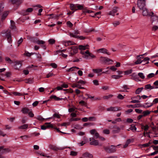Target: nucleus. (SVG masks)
Segmentation results:
<instances>
[{
	"label": "nucleus",
	"instance_id": "56",
	"mask_svg": "<svg viewBox=\"0 0 158 158\" xmlns=\"http://www.w3.org/2000/svg\"><path fill=\"white\" fill-rule=\"evenodd\" d=\"M120 23L119 21H115L113 23V24L114 27H116L117 26L119 25Z\"/></svg>",
	"mask_w": 158,
	"mask_h": 158
},
{
	"label": "nucleus",
	"instance_id": "36",
	"mask_svg": "<svg viewBox=\"0 0 158 158\" xmlns=\"http://www.w3.org/2000/svg\"><path fill=\"white\" fill-rule=\"evenodd\" d=\"M122 77V76L120 75H113L111 77L112 78L115 79H118L120 77Z\"/></svg>",
	"mask_w": 158,
	"mask_h": 158
},
{
	"label": "nucleus",
	"instance_id": "2",
	"mask_svg": "<svg viewBox=\"0 0 158 158\" xmlns=\"http://www.w3.org/2000/svg\"><path fill=\"white\" fill-rule=\"evenodd\" d=\"M49 127H50L56 130L58 132H60L64 134H65V133H63L60 130H59V128H57L56 126H54L51 123H46L44 125L41 126V129L42 130H45L47 128Z\"/></svg>",
	"mask_w": 158,
	"mask_h": 158
},
{
	"label": "nucleus",
	"instance_id": "58",
	"mask_svg": "<svg viewBox=\"0 0 158 158\" xmlns=\"http://www.w3.org/2000/svg\"><path fill=\"white\" fill-rule=\"evenodd\" d=\"M67 24L69 27H71L73 26V24L69 21H68L67 22Z\"/></svg>",
	"mask_w": 158,
	"mask_h": 158
},
{
	"label": "nucleus",
	"instance_id": "18",
	"mask_svg": "<svg viewBox=\"0 0 158 158\" xmlns=\"http://www.w3.org/2000/svg\"><path fill=\"white\" fill-rule=\"evenodd\" d=\"M89 49V45H80L79 46V49L81 51L84 50L86 49Z\"/></svg>",
	"mask_w": 158,
	"mask_h": 158
},
{
	"label": "nucleus",
	"instance_id": "20",
	"mask_svg": "<svg viewBox=\"0 0 158 158\" xmlns=\"http://www.w3.org/2000/svg\"><path fill=\"white\" fill-rule=\"evenodd\" d=\"M98 51H99L100 52L104 53H106L108 55H110V53L107 52V50L105 48H102L101 49H99Z\"/></svg>",
	"mask_w": 158,
	"mask_h": 158
},
{
	"label": "nucleus",
	"instance_id": "41",
	"mask_svg": "<svg viewBox=\"0 0 158 158\" xmlns=\"http://www.w3.org/2000/svg\"><path fill=\"white\" fill-rule=\"evenodd\" d=\"M36 118L38 120L40 121H43L45 119L43 118L41 116H38Z\"/></svg>",
	"mask_w": 158,
	"mask_h": 158
},
{
	"label": "nucleus",
	"instance_id": "63",
	"mask_svg": "<svg viewBox=\"0 0 158 158\" xmlns=\"http://www.w3.org/2000/svg\"><path fill=\"white\" fill-rule=\"evenodd\" d=\"M28 114L31 117H33L34 116V114L32 112V111H29V112L28 113Z\"/></svg>",
	"mask_w": 158,
	"mask_h": 158
},
{
	"label": "nucleus",
	"instance_id": "33",
	"mask_svg": "<svg viewBox=\"0 0 158 158\" xmlns=\"http://www.w3.org/2000/svg\"><path fill=\"white\" fill-rule=\"evenodd\" d=\"M5 59L7 62L9 64H11L13 62L8 57H6L5 58Z\"/></svg>",
	"mask_w": 158,
	"mask_h": 158
},
{
	"label": "nucleus",
	"instance_id": "29",
	"mask_svg": "<svg viewBox=\"0 0 158 158\" xmlns=\"http://www.w3.org/2000/svg\"><path fill=\"white\" fill-rule=\"evenodd\" d=\"M100 59H104L105 60V62H109L110 61H111V62L113 61L112 60H111L108 58H107L106 57L101 56L100 57Z\"/></svg>",
	"mask_w": 158,
	"mask_h": 158
},
{
	"label": "nucleus",
	"instance_id": "21",
	"mask_svg": "<svg viewBox=\"0 0 158 158\" xmlns=\"http://www.w3.org/2000/svg\"><path fill=\"white\" fill-rule=\"evenodd\" d=\"M29 109L27 107H25L22 109L21 111L24 114H27L29 112Z\"/></svg>",
	"mask_w": 158,
	"mask_h": 158
},
{
	"label": "nucleus",
	"instance_id": "15",
	"mask_svg": "<svg viewBox=\"0 0 158 158\" xmlns=\"http://www.w3.org/2000/svg\"><path fill=\"white\" fill-rule=\"evenodd\" d=\"M90 53L88 50H87L85 52L83 51H81V53L83 55V57L85 58H87L88 57Z\"/></svg>",
	"mask_w": 158,
	"mask_h": 158
},
{
	"label": "nucleus",
	"instance_id": "50",
	"mask_svg": "<svg viewBox=\"0 0 158 158\" xmlns=\"http://www.w3.org/2000/svg\"><path fill=\"white\" fill-rule=\"evenodd\" d=\"M31 41L33 42L34 43H36L37 40L35 37H31L30 39Z\"/></svg>",
	"mask_w": 158,
	"mask_h": 158
},
{
	"label": "nucleus",
	"instance_id": "39",
	"mask_svg": "<svg viewBox=\"0 0 158 158\" xmlns=\"http://www.w3.org/2000/svg\"><path fill=\"white\" fill-rule=\"evenodd\" d=\"M34 54H36V55L37 56V57L38 59H39V60L40 61H41V60H42V56H41V55L40 54H39V53H35Z\"/></svg>",
	"mask_w": 158,
	"mask_h": 158
},
{
	"label": "nucleus",
	"instance_id": "60",
	"mask_svg": "<svg viewBox=\"0 0 158 158\" xmlns=\"http://www.w3.org/2000/svg\"><path fill=\"white\" fill-rule=\"evenodd\" d=\"M23 40V39L22 38H21L18 41V46H19L22 43Z\"/></svg>",
	"mask_w": 158,
	"mask_h": 158
},
{
	"label": "nucleus",
	"instance_id": "19",
	"mask_svg": "<svg viewBox=\"0 0 158 158\" xmlns=\"http://www.w3.org/2000/svg\"><path fill=\"white\" fill-rule=\"evenodd\" d=\"M10 150L8 148H4V147L3 146L0 147V151L2 153H6L9 152Z\"/></svg>",
	"mask_w": 158,
	"mask_h": 158
},
{
	"label": "nucleus",
	"instance_id": "38",
	"mask_svg": "<svg viewBox=\"0 0 158 158\" xmlns=\"http://www.w3.org/2000/svg\"><path fill=\"white\" fill-rule=\"evenodd\" d=\"M3 8L4 7L3 5L2 4H0V16L1 15V14H2V12L3 11Z\"/></svg>",
	"mask_w": 158,
	"mask_h": 158
},
{
	"label": "nucleus",
	"instance_id": "32",
	"mask_svg": "<svg viewBox=\"0 0 158 158\" xmlns=\"http://www.w3.org/2000/svg\"><path fill=\"white\" fill-rule=\"evenodd\" d=\"M36 43L39 45H42L44 44L45 43V42L42 40H37L36 42Z\"/></svg>",
	"mask_w": 158,
	"mask_h": 158
},
{
	"label": "nucleus",
	"instance_id": "6",
	"mask_svg": "<svg viewBox=\"0 0 158 158\" xmlns=\"http://www.w3.org/2000/svg\"><path fill=\"white\" fill-rule=\"evenodd\" d=\"M85 82L83 81H79L75 84H73L72 86L73 88H77L80 89H84L85 88L81 86L80 84H84Z\"/></svg>",
	"mask_w": 158,
	"mask_h": 158
},
{
	"label": "nucleus",
	"instance_id": "54",
	"mask_svg": "<svg viewBox=\"0 0 158 158\" xmlns=\"http://www.w3.org/2000/svg\"><path fill=\"white\" fill-rule=\"evenodd\" d=\"M48 42L51 44H54L55 42V40L53 39H50L48 40Z\"/></svg>",
	"mask_w": 158,
	"mask_h": 158
},
{
	"label": "nucleus",
	"instance_id": "28",
	"mask_svg": "<svg viewBox=\"0 0 158 158\" xmlns=\"http://www.w3.org/2000/svg\"><path fill=\"white\" fill-rule=\"evenodd\" d=\"M13 94L15 95L16 96H22L24 95H27V94H25L24 93H18L17 92H14L13 93Z\"/></svg>",
	"mask_w": 158,
	"mask_h": 158
},
{
	"label": "nucleus",
	"instance_id": "49",
	"mask_svg": "<svg viewBox=\"0 0 158 158\" xmlns=\"http://www.w3.org/2000/svg\"><path fill=\"white\" fill-rule=\"evenodd\" d=\"M117 98L118 99L122 100L124 99V97L121 94H119L117 96Z\"/></svg>",
	"mask_w": 158,
	"mask_h": 158
},
{
	"label": "nucleus",
	"instance_id": "44",
	"mask_svg": "<svg viewBox=\"0 0 158 158\" xmlns=\"http://www.w3.org/2000/svg\"><path fill=\"white\" fill-rule=\"evenodd\" d=\"M138 75L142 79H144L145 78L144 76L143 75V73H138Z\"/></svg>",
	"mask_w": 158,
	"mask_h": 158
},
{
	"label": "nucleus",
	"instance_id": "51",
	"mask_svg": "<svg viewBox=\"0 0 158 158\" xmlns=\"http://www.w3.org/2000/svg\"><path fill=\"white\" fill-rule=\"evenodd\" d=\"M135 111L139 114H141L142 113L143 110H142L139 109H135Z\"/></svg>",
	"mask_w": 158,
	"mask_h": 158
},
{
	"label": "nucleus",
	"instance_id": "14",
	"mask_svg": "<svg viewBox=\"0 0 158 158\" xmlns=\"http://www.w3.org/2000/svg\"><path fill=\"white\" fill-rule=\"evenodd\" d=\"M8 14V12L7 11H4L1 14V21L2 22L6 18Z\"/></svg>",
	"mask_w": 158,
	"mask_h": 158
},
{
	"label": "nucleus",
	"instance_id": "40",
	"mask_svg": "<svg viewBox=\"0 0 158 158\" xmlns=\"http://www.w3.org/2000/svg\"><path fill=\"white\" fill-rule=\"evenodd\" d=\"M35 53H29L28 52L26 51L24 53V55H26L27 56L29 57L31 56V55H33Z\"/></svg>",
	"mask_w": 158,
	"mask_h": 158
},
{
	"label": "nucleus",
	"instance_id": "43",
	"mask_svg": "<svg viewBox=\"0 0 158 158\" xmlns=\"http://www.w3.org/2000/svg\"><path fill=\"white\" fill-rule=\"evenodd\" d=\"M88 119L90 121H95L96 120V118L94 117H89Z\"/></svg>",
	"mask_w": 158,
	"mask_h": 158
},
{
	"label": "nucleus",
	"instance_id": "22",
	"mask_svg": "<svg viewBox=\"0 0 158 158\" xmlns=\"http://www.w3.org/2000/svg\"><path fill=\"white\" fill-rule=\"evenodd\" d=\"M83 157H85L87 158H92L93 157V156L92 154H90L88 152H85L82 155Z\"/></svg>",
	"mask_w": 158,
	"mask_h": 158
},
{
	"label": "nucleus",
	"instance_id": "64",
	"mask_svg": "<svg viewBox=\"0 0 158 158\" xmlns=\"http://www.w3.org/2000/svg\"><path fill=\"white\" fill-rule=\"evenodd\" d=\"M151 147H152L153 149L156 151H158V146H155L154 145H152Z\"/></svg>",
	"mask_w": 158,
	"mask_h": 158
},
{
	"label": "nucleus",
	"instance_id": "31",
	"mask_svg": "<svg viewBox=\"0 0 158 158\" xmlns=\"http://www.w3.org/2000/svg\"><path fill=\"white\" fill-rule=\"evenodd\" d=\"M50 148L54 150L57 151L59 150V149L56 146L53 145H51L50 146Z\"/></svg>",
	"mask_w": 158,
	"mask_h": 158
},
{
	"label": "nucleus",
	"instance_id": "55",
	"mask_svg": "<svg viewBox=\"0 0 158 158\" xmlns=\"http://www.w3.org/2000/svg\"><path fill=\"white\" fill-rule=\"evenodd\" d=\"M50 65L54 68H56L57 67V65L55 63H52L50 64Z\"/></svg>",
	"mask_w": 158,
	"mask_h": 158
},
{
	"label": "nucleus",
	"instance_id": "52",
	"mask_svg": "<svg viewBox=\"0 0 158 158\" xmlns=\"http://www.w3.org/2000/svg\"><path fill=\"white\" fill-rule=\"evenodd\" d=\"M74 44V43H73V42H72L71 41H67V42L66 43L65 45L66 46L67 45H73Z\"/></svg>",
	"mask_w": 158,
	"mask_h": 158
},
{
	"label": "nucleus",
	"instance_id": "27",
	"mask_svg": "<svg viewBox=\"0 0 158 158\" xmlns=\"http://www.w3.org/2000/svg\"><path fill=\"white\" fill-rule=\"evenodd\" d=\"M151 112V111H149L148 110L143 111L142 112V114H143V116L145 117L149 114Z\"/></svg>",
	"mask_w": 158,
	"mask_h": 158
},
{
	"label": "nucleus",
	"instance_id": "30",
	"mask_svg": "<svg viewBox=\"0 0 158 158\" xmlns=\"http://www.w3.org/2000/svg\"><path fill=\"white\" fill-rule=\"evenodd\" d=\"M28 125L27 124L23 125L19 127V129H26L28 127Z\"/></svg>",
	"mask_w": 158,
	"mask_h": 158
},
{
	"label": "nucleus",
	"instance_id": "17",
	"mask_svg": "<svg viewBox=\"0 0 158 158\" xmlns=\"http://www.w3.org/2000/svg\"><path fill=\"white\" fill-rule=\"evenodd\" d=\"M113 130L112 131L114 133H118L120 130V128L115 125H114L113 126Z\"/></svg>",
	"mask_w": 158,
	"mask_h": 158
},
{
	"label": "nucleus",
	"instance_id": "26",
	"mask_svg": "<svg viewBox=\"0 0 158 158\" xmlns=\"http://www.w3.org/2000/svg\"><path fill=\"white\" fill-rule=\"evenodd\" d=\"M141 128L143 129L145 131H146L148 130L149 126L148 125H142Z\"/></svg>",
	"mask_w": 158,
	"mask_h": 158
},
{
	"label": "nucleus",
	"instance_id": "45",
	"mask_svg": "<svg viewBox=\"0 0 158 158\" xmlns=\"http://www.w3.org/2000/svg\"><path fill=\"white\" fill-rule=\"evenodd\" d=\"M143 62L142 61H141L140 58H138L137 60L135 62V64H138L141 63Z\"/></svg>",
	"mask_w": 158,
	"mask_h": 158
},
{
	"label": "nucleus",
	"instance_id": "7",
	"mask_svg": "<svg viewBox=\"0 0 158 158\" xmlns=\"http://www.w3.org/2000/svg\"><path fill=\"white\" fill-rule=\"evenodd\" d=\"M71 50L69 54L70 56H72L76 54L78 52V48L77 46H72L70 48Z\"/></svg>",
	"mask_w": 158,
	"mask_h": 158
},
{
	"label": "nucleus",
	"instance_id": "23",
	"mask_svg": "<svg viewBox=\"0 0 158 158\" xmlns=\"http://www.w3.org/2000/svg\"><path fill=\"white\" fill-rule=\"evenodd\" d=\"M50 99H54L57 101H59L60 100L63 99L62 98H60L58 97H56L55 95H52L50 97Z\"/></svg>",
	"mask_w": 158,
	"mask_h": 158
},
{
	"label": "nucleus",
	"instance_id": "57",
	"mask_svg": "<svg viewBox=\"0 0 158 158\" xmlns=\"http://www.w3.org/2000/svg\"><path fill=\"white\" fill-rule=\"evenodd\" d=\"M150 144L151 143L150 142H149L148 143L143 144L142 145V146L143 147H148L149 146Z\"/></svg>",
	"mask_w": 158,
	"mask_h": 158
},
{
	"label": "nucleus",
	"instance_id": "61",
	"mask_svg": "<svg viewBox=\"0 0 158 158\" xmlns=\"http://www.w3.org/2000/svg\"><path fill=\"white\" fill-rule=\"evenodd\" d=\"M77 154V152L74 151H72L70 152V155L72 156H76Z\"/></svg>",
	"mask_w": 158,
	"mask_h": 158
},
{
	"label": "nucleus",
	"instance_id": "48",
	"mask_svg": "<svg viewBox=\"0 0 158 158\" xmlns=\"http://www.w3.org/2000/svg\"><path fill=\"white\" fill-rule=\"evenodd\" d=\"M114 111H118L121 110V108L120 107H114Z\"/></svg>",
	"mask_w": 158,
	"mask_h": 158
},
{
	"label": "nucleus",
	"instance_id": "34",
	"mask_svg": "<svg viewBox=\"0 0 158 158\" xmlns=\"http://www.w3.org/2000/svg\"><path fill=\"white\" fill-rule=\"evenodd\" d=\"M149 104V103H148V102H147L145 103V105H143V107H144V108H147L149 107H151L153 104V103H150V104L149 105H146Z\"/></svg>",
	"mask_w": 158,
	"mask_h": 158
},
{
	"label": "nucleus",
	"instance_id": "4",
	"mask_svg": "<svg viewBox=\"0 0 158 158\" xmlns=\"http://www.w3.org/2000/svg\"><path fill=\"white\" fill-rule=\"evenodd\" d=\"M70 8L71 10H74V11L78 10H83L84 9V5L78 4H70Z\"/></svg>",
	"mask_w": 158,
	"mask_h": 158
},
{
	"label": "nucleus",
	"instance_id": "8",
	"mask_svg": "<svg viewBox=\"0 0 158 158\" xmlns=\"http://www.w3.org/2000/svg\"><path fill=\"white\" fill-rule=\"evenodd\" d=\"M33 10V8H29L26 10H23L21 11V14L23 15H27L29 14Z\"/></svg>",
	"mask_w": 158,
	"mask_h": 158
},
{
	"label": "nucleus",
	"instance_id": "11",
	"mask_svg": "<svg viewBox=\"0 0 158 158\" xmlns=\"http://www.w3.org/2000/svg\"><path fill=\"white\" fill-rule=\"evenodd\" d=\"M118 7H114L113 8V10L110 11L108 14L109 15H112L114 16L115 15V13L118 11Z\"/></svg>",
	"mask_w": 158,
	"mask_h": 158
},
{
	"label": "nucleus",
	"instance_id": "12",
	"mask_svg": "<svg viewBox=\"0 0 158 158\" xmlns=\"http://www.w3.org/2000/svg\"><path fill=\"white\" fill-rule=\"evenodd\" d=\"M148 16L151 17V20L152 23H153V22L156 20H157L158 22V16L154 15L153 12H152L150 13Z\"/></svg>",
	"mask_w": 158,
	"mask_h": 158
},
{
	"label": "nucleus",
	"instance_id": "5",
	"mask_svg": "<svg viewBox=\"0 0 158 158\" xmlns=\"http://www.w3.org/2000/svg\"><path fill=\"white\" fill-rule=\"evenodd\" d=\"M103 148L108 153H113L115 151V147L113 145L107 146H104Z\"/></svg>",
	"mask_w": 158,
	"mask_h": 158
},
{
	"label": "nucleus",
	"instance_id": "24",
	"mask_svg": "<svg viewBox=\"0 0 158 158\" xmlns=\"http://www.w3.org/2000/svg\"><path fill=\"white\" fill-rule=\"evenodd\" d=\"M68 87V85L67 84L65 83H63L61 85V87L60 86H58L55 89H62V88H66Z\"/></svg>",
	"mask_w": 158,
	"mask_h": 158
},
{
	"label": "nucleus",
	"instance_id": "59",
	"mask_svg": "<svg viewBox=\"0 0 158 158\" xmlns=\"http://www.w3.org/2000/svg\"><path fill=\"white\" fill-rule=\"evenodd\" d=\"M155 74L153 73H151L148 75L147 76L148 78H151L154 76Z\"/></svg>",
	"mask_w": 158,
	"mask_h": 158
},
{
	"label": "nucleus",
	"instance_id": "25",
	"mask_svg": "<svg viewBox=\"0 0 158 158\" xmlns=\"http://www.w3.org/2000/svg\"><path fill=\"white\" fill-rule=\"evenodd\" d=\"M10 28L12 29H15L16 28L15 23L13 20H10Z\"/></svg>",
	"mask_w": 158,
	"mask_h": 158
},
{
	"label": "nucleus",
	"instance_id": "46",
	"mask_svg": "<svg viewBox=\"0 0 158 158\" xmlns=\"http://www.w3.org/2000/svg\"><path fill=\"white\" fill-rule=\"evenodd\" d=\"M93 72H94V73H100L102 71V69H93Z\"/></svg>",
	"mask_w": 158,
	"mask_h": 158
},
{
	"label": "nucleus",
	"instance_id": "35",
	"mask_svg": "<svg viewBox=\"0 0 158 158\" xmlns=\"http://www.w3.org/2000/svg\"><path fill=\"white\" fill-rule=\"evenodd\" d=\"M129 129L133 132L136 131L137 129L136 127L133 124L131 125V127Z\"/></svg>",
	"mask_w": 158,
	"mask_h": 158
},
{
	"label": "nucleus",
	"instance_id": "37",
	"mask_svg": "<svg viewBox=\"0 0 158 158\" xmlns=\"http://www.w3.org/2000/svg\"><path fill=\"white\" fill-rule=\"evenodd\" d=\"M113 96L112 94H109L108 95L105 96L103 97V98L104 99H107L109 98H110Z\"/></svg>",
	"mask_w": 158,
	"mask_h": 158
},
{
	"label": "nucleus",
	"instance_id": "10",
	"mask_svg": "<svg viewBox=\"0 0 158 158\" xmlns=\"http://www.w3.org/2000/svg\"><path fill=\"white\" fill-rule=\"evenodd\" d=\"M69 35L71 37L77 39H79L80 40H84L85 38V37H84L82 36H79V35H74L71 32H69Z\"/></svg>",
	"mask_w": 158,
	"mask_h": 158
},
{
	"label": "nucleus",
	"instance_id": "3",
	"mask_svg": "<svg viewBox=\"0 0 158 158\" xmlns=\"http://www.w3.org/2000/svg\"><path fill=\"white\" fill-rule=\"evenodd\" d=\"M1 34L2 36L5 37L7 39V40L9 43L11 42V36L10 30L9 29L3 30L1 32Z\"/></svg>",
	"mask_w": 158,
	"mask_h": 158
},
{
	"label": "nucleus",
	"instance_id": "53",
	"mask_svg": "<svg viewBox=\"0 0 158 158\" xmlns=\"http://www.w3.org/2000/svg\"><path fill=\"white\" fill-rule=\"evenodd\" d=\"M132 70L131 69L130 70H128L125 71L124 73H125V74H126V75H128V74L131 73V72H132Z\"/></svg>",
	"mask_w": 158,
	"mask_h": 158
},
{
	"label": "nucleus",
	"instance_id": "13",
	"mask_svg": "<svg viewBox=\"0 0 158 158\" xmlns=\"http://www.w3.org/2000/svg\"><path fill=\"white\" fill-rule=\"evenodd\" d=\"M22 66V63L20 61H16L15 62L14 67L15 69H18Z\"/></svg>",
	"mask_w": 158,
	"mask_h": 158
},
{
	"label": "nucleus",
	"instance_id": "9",
	"mask_svg": "<svg viewBox=\"0 0 158 158\" xmlns=\"http://www.w3.org/2000/svg\"><path fill=\"white\" fill-rule=\"evenodd\" d=\"M89 141H91L90 143V144L91 145L97 146L98 145V140L95 139L94 138H89Z\"/></svg>",
	"mask_w": 158,
	"mask_h": 158
},
{
	"label": "nucleus",
	"instance_id": "62",
	"mask_svg": "<svg viewBox=\"0 0 158 158\" xmlns=\"http://www.w3.org/2000/svg\"><path fill=\"white\" fill-rule=\"evenodd\" d=\"M96 132V131L95 129H92L90 131V132L91 135H94Z\"/></svg>",
	"mask_w": 158,
	"mask_h": 158
},
{
	"label": "nucleus",
	"instance_id": "47",
	"mask_svg": "<svg viewBox=\"0 0 158 158\" xmlns=\"http://www.w3.org/2000/svg\"><path fill=\"white\" fill-rule=\"evenodd\" d=\"M158 29V26L156 25H154L152 28V30L153 31H156Z\"/></svg>",
	"mask_w": 158,
	"mask_h": 158
},
{
	"label": "nucleus",
	"instance_id": "42",
	"mask_svg": "<svg viewBox=\"0 0 158 158\" xmlns=\"http://www.w3.org/2000/svg\"><path fill=\"white\" fill-rule=\"evenodd\" d=\"M134 108H138L140 107H143V105L141 104H136L134 105Z\"/></svg>",
	"mask_w": 158,
	"mask_h": 158
},
{
	"label": "nucleus",
	"instance_id": "1",
	"mask_svg": "<svg viewBox=\"0 0 158 158\" xmlns=\"http://www.w3.org/2000/svg\"><path fill=\"white\" fill-rule=\"evenodd\" d=\"M146 1L144 0H138L137 2V7L140 10L142 11V15L143 16H148L150 14L148 10L146 7Z\"/></svg>",
	"mask_w": 158,
	"mask_h": 158
},
{
	"label": "nucleus",
	"instance_id": "16",
	"mask_svg": "<svg viewBox=\"0 0 158 158\" xmlns=\"http://www.w3.org/2000/svg\"><path fill=\"white\" fill-rule=\"evenodd\" d=\"M13 4H15L17 6L19 5L22 2V0H10Z\"/></svg>",
	"mask_w": 158,
	"mask_h": 158
}]
</instances>
